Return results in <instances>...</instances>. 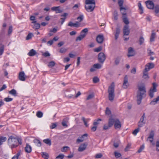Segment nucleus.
I'll list each match as a JSON object with an SVG mask.
<instances>
[{"mask_svg": "<svg viewBox=\"0 0 159 159\" xmlns=\"http://www.w3.org/2000/svg\"><path fill=\"white\" fill-rule=\"evenodd\" d=\"M138 90L137 92V102L138 105H139L141 102L143 96L146 92L145 86L143 85L138 86Z\"/></svg>", "mask_w": 159, "mask_h": 159, "instance_id": "f257e3e1", "label": "nucleus"}, {"mask_svg": "<svg viewBox=\"0 0 159 159\" xmlns=\"http://www.w3.org/2000/svg\"><path fill=\"white\" fill-rule=\"evenodd\" d=\"M115 84L112 82L108 87V92L109 99L111 101H113L115 97Z\"/></svg>", "mask_w": 159, "mask_h": 159, "instance_id": "f03ea898", "label": "nucleus"}, {"mask_svg": "<svg viewBox=\"0 0 159 159\" xmlns=\"http://www.w3.org/2000/svg\"><path fill=\"white\" fill-rule=\"evenodd\" d=\"M8 144L12 149L17 147L18 146L17 139L13 136H10L8 139Z\"/></svg>", "mask_w": 159, "mask_h": 159, "instance_id": "7ed1b4c3", "label": "nucleus"}, {"mask_svg": "<svg viewBox=\"0 0 159 159\" xmlns=\"http://www.w3.org/2000/svg\"><path fill=\"white\" fill-rule=\"evenodd\" d=\"M76 90L73 89L67 91L65 93L66 96L69 98H75V95L76 93Z\"/></svg>", "mask_w": 159, "mask_h": 159, "instance_id": "20e7f679", "label": "nucleus"}, {"mask_svg": "<svg viewBox=\"0 0 159 159\" xmlns=\"http://www.w3.org/2000/svg\"><path fill=\"white\" fill-rule=\"evenodd\" d=\"M82 20H80V21H77L76 23H74L71 21H70L68 24V25L71 27H79L80 26H83L85 25V23L81 24V22Z\"/></svg>", "mask_w": 159, "mask_h": 159, "instance_id": "39448f33", "label": "nucleus"}, {"mask_svg": "<svg viewBox=\"0 0 159 159\" xmlns=\"http://www.w3.org/2000/svg\"><path fill=\"white\" fill-rule=\"evenodd\" d=\"M154 135V131L153 130H151L149 134L148 137L147 139V141H149L151 143H152V145H155V143H153Z\"/></svg>", "mask_w": 159, "mask_h": 159, "instance_id": "423d86ee", "label": "nucleus"}, {"mask_svg": "<svg viewBox=\"0 0 159 159\" xmlns=\"http://www.w3.org/2000/svg\"><path fill=\"white\" fill-rule=\"evenodd\" d=\"M106 58V57L104 53L100 52L99 53L98 56V59L100 63H103Z\"/></svg>", "mask_w": 159, "mask_h": 159, "instance_id": "0eeeda50", "label": "nucleus"}, {"mask_svg": "<svg viewBox=\"0 0 159 159\" xmlns=\"http://www.w3.org/2000/svg\"><path fill=\"white\" fill-rule=\"evenodd\" d=\"M145 117V114L143 113V115L140 118L139 121L138 123V126L139 128L142 127L145 124V121H144V118Z\"/></svg>", "mask_w": 159, "mask_h": 159, "instance_id": "6e6552de", "label": "nucleus"}, {"mask_svg": "<svg viewBox=\"0 0 159 159\" xmlns=\"http://www.w3.org/2000/svg\"><path fill=\"white\" fill-rule=\"evenodd\" d=\"M129 85V84L128 82V77L127 75H126L124 79L122 87L124 89H126Z\"/></svg>", "mask_w": 159, "mask_h": 159, "instance_id": "1a4fd4ad", "label": "nucleus"}, {"mask_svg": "<svg viewBox=\"0 0 159 159\" xmlns=\"http://www.w3.org/2000/svg\"><path fill=\"white\" fill-rule=\"evenodd\" d=\"M145 3L147 7L150 9L154 8V4L152 1L148 0L145 2Z\"/></svg>", "mask_w": 159, "mask_h": 159, "instance_id": "9d476101", "label": "nucleus"}, {"mask_svg": "<svg viewBox=\"0 0 159 159\" xmlns=\"http://www.w3.org/2000/svg\"><path fill=\"white\" fill-rule=\"evenodd\" d=\"M104 38L103 34H99L97 36L96 38V41L99 44L102 43Z\"/></svg>", "mask_w": 159, "mask_h": 159, "instance_id": "9b49d317", "label": "nucleus"}, {"mask_svg": "<svg viewBox=\"0 0 159 159\" xmlns=\"http://www.w3.org/2000/svg\"><path fill=\"white\" fill-rule=\"evenodd\" d=\"M135 54L134 50L132 47H129L128 49V53L127 56L128 57H130L134 56Z\"/></svg>", "mask_w": 159, "mask_h": 159, "instance_id": "f8f14e48", "label": "nucleus"}, {"mask_svg": "<svg viewBox=\"0 0 159 159\" xmlns=\"http://www.w3.org/2000/svg\"><path fill=\"white\" fill-rule=\"evenodd\" d=\"M18 78L20 81H25L26 78L25 74L24 71H21L19 73Z\"/></svg>", "mask_w": 159, "mask_h": 159, "instance_id": "ddd939ff", "label": "nucleus"}, {"mask_svg": "<svg viewBox=\"0 0 159 159\" xmlns=\"http://www.w3.org/2000/svg\"><path fill=\"white\" fill-rule=\"evenodd\" d=\"M124 2L123 0H118V4L119 6L120 7V11L126 10L127 9V8L126 7H123V5Z\"/></svg>", "mask_w": 159, "mask_h": 159, "instance_id": "4468645a", "label": "nucleus"}, {"mask_svg": "<svg viewBox=\"0 0 159 159\" xmlns=\"http://www.w3.org/2000/svg\"><path fill=\"white\" fill-rule=\"evenodd\" d=\"M95 7V5H88L87 6H85V8L86 10L88 12L92 11Z\"/></svg>", "mask_w": 159, "mask_h": 159, "instance_id": "2eb2a0df", "label": "nucleus"}, {"mask_svg": "<svg viewBox=\"0 0 159 159\" xmlns=\"http://www.w3.org/2000/svg\"><path fill=\"white\" fill-rule=\"evenodd\" d=\"M87 145V143H84L81 144L79 148L78 151L80 152L84 151L86 149Z\"/></svg>", "mask_w": 159, "mask_h": 159, "instance_id": "dca6fc26", "label": "nucleus"}, {"mask_svg": "<svg viewBox=\"0 0 159 159\" xmlns=\"http://www.w3.org/2000/svg\"><path fill=\"white\" fill-rule=\"evenodd\" d=\"M124 35H128L129 34L130 31L128 25H125L123 29Z\"/></svg>", "mask_w": 159, "mask_h": 159, "instance_id": "f3484780", "label": "nucleus"}, {"mask_svg": "<svg viewBox=\"0 0 159 159\" xmlns=\"http://www.w3.org/2000/svg\"><path fill=\"white\" fill-rule=\"evenodd\" d=\"M32 23L33 24L31 25L33 28L35 30L38 29L40 27V24L36 23L35 20H33Z\"/></svg>", "mask_w": 159, "mask_h": 159, "instance_id": "a211bd4d", "label": "nucleus"}, {"mask_svg": "<svg viewBox=\"0 0 159 159\" xmlns=\"http://www.w3.org/2000/svg\"><path fill=\"white\" fill-rule=\"evenodd\" d=\"M114 126L116 129H120L121 127V122L118 119H116V121L114 124Z\"/></svg>", "mask_w": 159, "mask_h": 159, "instance_id": "6ab92c4d", "label": "nucleus"}, {"mask_svg": "<svg viewBox=\"0 0 159 159\" xmlns=\"http://www.w3.org/2000/svg\"><path fill=\"white\" fill-rule=\"evenodd\" d=\"M51 10L55 11L57 13H60L62 12V11L59 9V7H54L51 8Z\"/></svg>", "mask_w": 159, "mask_h": 159, "instance_id": "aec40b11", "label": "nucleus"}, {"mask_svg": "<svg viewBox=\"0 0 159 159\" xmlns=\"http://www.w3.org/2000/svg\"><path fill=\"white\" fill-rule=\"evenodd\" d=\"M87 135H88L87 134H84L80 138H78L77 139V143H79L80 142H83L84 140V137H87Z\"/></svg>", "mask_w": 159, "mask_h": 159, "instance_id": "412c9836", "label": "nucleus"}, {"mask_svg": "<svg viewBox=\"0 0 159 159\" xmlns=\"http://www.w3.org/2000/svg\"><path fill=\"white\" fill-rule=\"evenodd\" d=\"M32 150L31 146L28 144L27 143L26 146L25 148V150L26 152L27 153H30Z\"/></svg>", "mask_w": 159, "mask_h": 159, "instance_id": "4be33fe9", "label": "nucleus"}, {"mask_svg": "<svg viewBox=\"0 0 159 159\" xmlns=\"http://www.w3.org/2000/svg\"><path fill=\"white\" fill-rule=\"evenodd\" d=\"M116 121V119L110 118L109 120L108 125L109 126L111 127L114 124H115Z\"/></svg>", "mask_w": 159, "mask_h": 159, "instance_id": "5701e85b", "label": "nucleus"}, {"mask_svg": "<svg viewBox=\"0 0 159 159\" xmlns=\"http://www.w3.org/2000/svg\"><path fill=\"white\" fill-rule=\"evenodd\" d=\"M158 102H159V96L156 98L154 99L153 100L150 102V104L152 105H154Z\"/></svg>", "mask_w": 159, "mask_h": 159, "instance_id": "b1692460", "label": "nucleus"}, {"mask_svg": "<svg viewBox=\"0 0 159 159\" xmlns=\"http://www.w3.org/2000/svg\"><path fill=\"white\" fill-rule=\"evenodd\" d=\"M156 37V33L154 32V30L152 31V33L150 38V41L153 42L154 41V39Z\"/></svg>", "mask_w": 159, "mask_h": 159, "instance_id": "393cba45", "label": "nucleus"}, {"mask_svg": "<svg viewBox=\"0 0 159 159\" xmlns=\"http://www.w3.org/2000/svg\"><path fill=\"white\" fill-rule=\"evenodd\" d=\"M85 3L87 5H95V1L94 0H85Z\"/></svg>", "mask_w": 159, "mask_h": 159, "instance_id": "a878e982", "label": "nucleus"}, {"mask_svg": "<svg viewBox=\"0 0 159 159\" xmlns=\"http://www.w3.org/2000/svg\"><path fill=\"white\" fill-rule=\"evenodd\" d=\"M36 52L33 49H31L28 54L30 56H33L36 54Z\"/></svg>", "mask_w": 159, "mask_h": 159, "instance_id": "bb28decb", "label": "nucleus"}, {"mask_svg": "<svg viewBox=\"0 0 159 159\" xmlns=\"http://www.w3.org/2000/svg\"><path fill=\"white\" fill-rule=\"evenodd\" d=\"M33 142L37 146L39 147L41 146V142L39 140L37 139H35L34 140Z\"/></svg>", "mask_w": 159, "mask_h": 159, "instance_id": "cd10ccee", "label": "nucleus"}, {"mask_svg": "<svg viewBox=\"0 0 159 159\" xmlns=\"http://www.w3.org/2000/svg\"><path fill=\"white\" fill-rule=\"evenodd\" d=\"M85 37V35H80L79 36L76 38L75 39V41L76 42L80 41L81 40Z\"/></svg>", "mask_w": 159, "mask_h": 159, "instance_id": "c85d7f7f", "label": "nucleus"}, {"mask_svg": "<svg viewBox=\"0 0 159 159\" xmlns=\"http://www.w3.org/2000/svg\"><path fill=\"white\" fill-rule=\"evenodd\" d=\"M121 59L120 57H117L115 59L114 63L116 65H118L120 63Z\"/></svg>", "mask_w": 159, "mask_h": 159, "instance_id": "c756f323", "label": "nucleus"}, {"mask_svg": "<svg viewBox=\"0 0 159 159\" xmlns=\"http://www.w3.org/2000/svg\"><path fill=\"white\" fill-rule=\"evenodd\" d=\"M7 139L5 137L0 136V146L1 145L3 142L6 141Z\"/></svg>", "mask_w": 159, "mask_h": 159, "instance_id": "7c9ffc66", "label": "nucleus"}, {"mask_svg": "<svg viewBox=\"0 0 159 159\" xmlns=\"http://www.w3.org/2000/svg\"><path fill=\"white\" fill-rule=\"evenodd\" d=\"M88 30L87 28H85L81 31L80 35H85L86 36L88 32Z\"/></svg>", "mask_w": 159, "mask_h": 159, "instance_id": "2f4dec72", "label": "nucleus"}, {"mask_svg": "<svg viewBox=\"0 0 159 159\" xmlns=\"http://www.w3.org/2000/svg\"><path fill=\"white\" fill-rule=\"evenodd\" d=\"M43 142L44 143L48 145L49 146H50L51 145V140L50 139H44L43 140Z\"/></svg>", "mask_w": 159, "mask_h": 159, "instance_id": "473e14b6", "label": "nucleus"}, {"mask_svg": "<svg viewBox=\"0 0 159 159\" xmlns=\"http://www.w3.org/2000/svg\"><path fill=\"white\" fill-rule=\"evenodd\" d=\"M138 6L139 8V9L140 10V14H142L143 13V7H142L140 2H139V3H138Z\"/></svg>", "mask_w": 159, "mask_h": 159, "instance_id": "72a5a7b5", "label": "nucleus"}, {"mask_svg": "<svg viewBox=\"0 0 159 159\" xmlns=\"http://www.w3.org/2000/svg\"><path fill=\"white\" fill-rule=\"evenodd\" d=\"M82 120L83 121L84 125H85V126L87 127H88V125L87 124V122L90 120L89 119H85L84 117H83L82 118Z\"/></svg>", "mask_w": 159, "mask_h": 159, "instance_id": "f704fd0d", "label": "nucleus"}, {"mask_svg": "<svg viewBox=\"0 0 159 159\" xmlns=\"http://www.w3.org/2000/svg\"><path fill=\"white\" fill-rule=\"evenodd\" d=\"M9 94L16 96V92L15 89H13L9 92Z\"/></svg>", "mask_w": 159, "mask_h": 159, "instance_id": "c9c22d12", "label": "nucleus"}, {"mask_svg": "<svg viewBox=\"0 0 159 159\" xmlns=\"http://www.w3.org/2000/svg\"><path fill=\"white\" fill-rule=\"evenodd\" d=\"M42 157L45 159H48V155L47 153L46 152H42Z\"/></svg>", "mask_w": 159, "mask_h": 159, "instance_id": "e433bc0d", "label": "nucleus"}, {"mask_svg": "<svg viewBox=\"0 0 159 159\" xmlns=\"http://www.w3.org/2000/svg\"><path fill=\"white\" fill-rule=\"evenodd\" d=\"M123 10L120 11L121 12V13L122 14V17H123V20H128L127 18V16L126 15V13H124V12H123Z\"/></svg>", "mask_w": 159, "mask_h": 159, "instance_id": "4c0bfd02", "label": "nucleus"}, {"mask_svg": "<svg viewBox=\"0 0 159 159\" xmlns=\"http://www.w3.org/2000/svg\"><path fill=\"white\" fill-rule=\"evenodd\" d=\"M146 65L150 69L154 67V64L152 63H149Z\"/></svg>", "mask_w": 159, "mask_h": 159, "instance_id": "58836bf2", "label": "nucleus"}, {"mask_svg": "<svg viewBox=\"0 0 159 159\" xmlns=\"http://www.w3.org/2000/svg\"><path fill=\"white\" fill-rule=\"evenodd\" d=\"M68 15L67 13H64L63 15H61V16L62 17V18L61 19V20H65L66 19V17Z\"/></svg>", "mask_w": 159, "mask_h": 159, "instance_id": "ea45409f", "label": "nucleus"}, {"mask_svg": "<svg viewBox=\"0 0 159 159\" xmlns=\"http://www.w3.org/2000/svg\"><path fill=\"white\" fill-rule=\"evenodd\" d=\"M155 12L156 13H158L159 12V5H156L154 7Z\"/></svg>", "mask_w": 159, "mask_h": 159, "instance_id": "a19ab883", "label": "nucleus"}, {"mask_svg": "<svg viewBox=\"0 0 159 159\" xmlns=\"http://www.w3.org/2000/svg\"><path fill=\"white\" fill-rule=\"evenodd\" d=\"M114 155L116 158H118L120 157L121 156V154L117 151H115Z\"/></svg>", "mask_w": 159, "mask_h": 159, "instance_id": "79ce46f5", "label": "nucleus"}, {"mask_svg": "<svg viewBox=\"0 0 159 159\" xmlns=\"http://www.w3.org/2000/svg\"><path fill=\"white\" fill-rule=\"evenodd\" d=\"M36 116L39 118H41L43 116V113L40 111H38L37 112Z\"/></svg>", "mask_w": 159, "mask_h": 159, "instance_id": "37998d69", "label": "nucleus"}, {"mask_svg": "<svg viewBox=\"0 0 159 159\" xmlns=\"http://www.w3.org/2000/svg\"><path fill=\"white\" fill-rule=\"evenodd\" d=\"M55 64V63L54 61H51L49 62L48 66L50 67H52L54 66Z\"/></svg>", "mask_w": 159, "mask_h": 159, "instance_id": "c03bdc74", "label": "nucleus"}, {"mask_svg": "<svg viewBox=\"0 0 159 159\" xmlns=\"http://www.w3.org/2000/svg\"><path fill=\"white\" fill-rule=\"evenodd\" d=\"M144 144L142 145L140 147L139 149L138 150L137 152L139 153L141 152L142 150L144 149Z\"/></svg>", "mask_w": 159, "mask_h": 159, "instance_id": "a18cd8bd", "label": "nucleus"}, {"mask_svg": "<svg viewBox=\"0 0 159 159\" xmlns=\"http://www.w3.org/2000/svg\"><path fill=\"white\" fill-rule=\"evenodd\" d=\"M143 77L145 80H148L149 78V76L148 73H145L143 72Z\"/></svg>", "mask_w": 159, "mask_h": 159, "instance_id": "49530a36", "label": "nucleus"}, {"mask_svg": "<svg viewBox=\"0 0 159 159\" xmlns=\"http://www.w3.org/2000/svg\"><path fill=\"white\" fill-rule=\"evenodd\" d=\"M102 120L100 119H98L97 120H95L93 123V125H94L96 126V125L99 124L98 122L99 121H101Z\"/></svg>", "mask_w": 159, "mask_h": 159, "instance_id": "de8ad7c7", "label": "nucleus"}, {"mask_svg": "<svg viewBox=\"0 0 159 159\" xmlns=\"http://www.w3.org/2000/svg\"><path fill=\"white\" fill-rule=\"evenodd\" d=\"M33 36V34L32 33H29L26 37V39L28 40L30 39Z\"/></svg>", "mask_w": 159, "mask_h": 159, "instance_id": "09e8293b", "label": "nucleus"}, {"mask_svg": "<svg viewBox=\"0 0 159 159\" xmlns=\"http://www.w3.org/2000/svg\"><path fill=\"white\" fill-rule=\"evenodd\" d=\"M93 67L96 69H100L101 67V65L99 63L95 64L93 65Z\"/></svg>", "mask_w": 159, "mask_h": 159, "instance_id": "8fccbe9b", "label": "nucleus"}, {"mask_svg": "<svg viewBox=\"0 0 159 159\" xmlns=\"http://www.w3.org/2000/svg\"><path fill=\"white\" fill-rule=\"evenodd\" d=\"M67 51V49L64 48H61L59 52L61 53H63L66 52Z\"/></svg>", "mask_w": 159, "mask_h": 159, "instance_id": "3c124183", "label": "nucleus"}, {"mask_svg": "<svg viewBox=\"0 0 159 159\" xmlns=\"http://www.w3.org/2000/svg\"><path fill=\"white\" fill-rule=\"evenodd\" d=\"M93 82L94 83H96L99 81V79L97 77H95L93 78Z\"/></svg>", "mask_w": 159, "mask_h": 159, "instance_id": "603ef678", "label": "nucleus"}, {"mask_svg": "<svg viewBox=\"0 0 159 159\" xmlns=\"http://www.w3.org/2000/svg\"><path fill=\"white\" fill-rule=\"evenodd\" d=\"M139 128L138 127V128L136 129H135L132 132L133 134L134 135H136L138 133L139 131Z\"/></svg>", "mask_w": 159, "mask_h": 159, "instance_id": "864d4df0", "label": "nucleus"}, {"mask_svg": "<svg viewBox=\"0 0 159 159\" xmlns=\"http://www.w3.org/2000/svg\"><path fill=\"white\" fill-rule=\"evenodd\" d=\"M64 156L63 154H61L56 157V159H63Z\"/></svg>", "mask_w": 159, "mask_h": 159, "instance_id": "5fc2aeb1", "label": "nucleus"}, {"mask_svg": "<svg viewBox=\"0 0 159 159\" xmlns=\"http://www.w3.org/2000/svg\"><path fill=\"white\" fill-rule=\"evenodd\" d=\"M102 49V47L101 46H100L98 48H96L94 49V51L95 52H98L101 51Z\"/></svg>", "mask_w": 159, "mask_h": 159, "instance_id": "6e6d98bb", "label": "nucleus"}, {"mask_svg": "<svg viewBox=\"0 0 159 159\" xmlns=\"http://www.w3.org/2000/svg\"><path fill=\"white\" fill-rule=\"evenodd\" d=\"M13 98H4V100L6 102H9L12 101Z\"/></svg>", "mask_w": 159, "mask_h": 159, "instance_id": "4d7b16f0", "label": "nucleus"}, {"mask_svg": "<svg viewBox=\"0 0 159 159\" xmlns=\"http://www.w3.org/2000/svg\"><path fill=\"white\" fill-rule=\"evenodd\" d=\"M105 113L106 114L108 115H109L111 114V111L108 107L106 109Z\"/></svg>", "mask_w": 159, "mask_h": 159, "instance_id": "13d9d810", "label": "nucleus"}, {"mask_svg": "<svg viewBox=\"0 0 159 159\" xmlns=\"http://www.w3.org/2000/svg\"><path fill=\"white\" fill-rule=\"evenodd\" d=\"M113 15L115 19V20H117L118 19V14L117 11H115L114 12Z\"/></svg>", "mask_w": 159, "mask_h": 159, "instance_id": "bf43d9fd", "label": "nucleus"}, {"mask_svg": "<svg viewBox=\"0 0 159 159\" xmlns=\"http://www.w3.org/2000/svg\"><path fill=\"white\" fill-rule=\"evenodd\" d=\"M139 44L140 45L142 44L144 42V39L143 37H141L139 39Z\"/></svg>", "mask_w": 159, "mask_h": 159, "instance_id": "052dcab7", "label": "nucleus"}, {"mask_svg": "<svg viewBox=\"0 0 159 159\" xmlns=\"http://www.w3.org/2000/svg\"><path fill=\"white\" fill-rule=\"evenodd\" d=\"M69 147L68 146L64 147L61 150V151L62 152H66L67 150V149Z\"/></svg>", "mask_w": 159, "mask_h": 159, "instance_id": "680f3d73", "label": "nucleus"}, {"mask_svg": "<svg viewBox=\"0 0 159 159\" xmlns=\"http://www.w3.org/2000/svg\"><path fill=\"white\" fill-rule=\"evenodd\" d=\"M43 56L45 57H49L50 56V54L48 52H45L43 53L42 54Z\"/></svg>", "mask_w": 159, "mask_h": 159, "instance_id": "e2e57ef3", "label": "nucleus"}, {"mask_svg": "<svg viewBox=\"0 0 159 159\" xmlns=\"http://www.w3.org/2000/svg\"><path fill=\"white\" fill-rule=\"evenodd\" d=\"M12 27L11 26H10L9 27L8 31V34L9 35L10 34L12 33Z\"/></svg>", "mask_w": 159, "mask_h": 159, "instance_id": "0e129e2a", "label": "nucleus"}, {"mask_svg": "<svg viewBox=\"0 0 159 159\" xmlns=\"http://www.w3.org/2000/svg\"><path fill=\"white\" fill-rule=\"evenodd\" d=\"M150 70V69L148 67L147 65L145 66V68L143 72L145 73H148L147 72Z\"/></svg>", "mask_w": 159, "mask_h": 159, "instance_id": "69168bd1", "label": "nucleus"}, {"mask_svg": "<svg viewBox=\"0 0 159 159\" xmlns=\"http://www.w3.org/2000/svg\"><path fill=\"white\" fill-rule=\"evenodd\" d=\"M102 155L101 153H98L96 155L95 158H99L102 157Z\"/></svg>", "mask_w": 159, "mask_h": 159, "instance_id": "338daca9", "label": "nucleus"}, {"mask_svg": "<svg viewBox=\"0 0 159 159\" xmlns=\"http://www.w3.org/2000/svg\"><path fill=\"white\" fill-rule=\"evenodd\" d=\"M156 146L157 147L156 150L157 151H159V141H157L156 143Z\"/></svg>", "mask_w": 159, "mask_h": 159, "instance_id": "774afa93", "label": "nucleus"}]
</instances>
